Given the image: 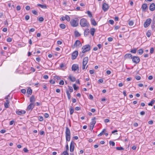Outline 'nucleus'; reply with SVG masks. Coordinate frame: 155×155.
Instances as JSON below:
<instances>
[{
	"mask_svg": "<svg viewBox=\"0 0 155 155\" xmlns=\"http://www.w3.org/2000/svg\"><path fill=\"white\" fill-rule=\"evenodd\" d=\"M80 24L82 27H88L90 25L88 22L87 20L84 18H82L80 20Z\"/></svg>",
	"mask_w": 155,
	"mask_h": 155,
	"instance_id": "1",
	"label": "nucleus"
},
{
	"mask_svg": "<svg viewBox=\"0 0 155 155\" xmlns=\"http://www.w3.org/2000/svg\"><path fill=\"white\" fill-rule=\"evenodd\" d=\"M65 134L66 141H70L71 139V132L70 130L67 127H66Z\"/></svg>",
	"mask_w": 155,
	"mask_h": 155,
	"instance_id": "2",
	"label": "nucleus"
},
{
	"mask_svg": "<svg viewBox=\"0 0 155 155\" xmlns=\"http://www.w3.org/2000/svg\"><path fill=\"white\" fill-rule=\"evenodd\" d=\"M79 20L77 18L72 19L70 21V24L73 27H76L78 25Z\"/></svg>",
	"mask_w": 155,
	"mask_h": 155,
	"instance_id": "3",
	"label": "nucleus"
},
{
	"mask_svg": "<svg viewBox=\"0 0 155 155\" xmlns=\"http://www.w3.org/2000/svg\"><path fill=\"white\" fill-rule=\"evenodd\" d=\"M82 53H84L89 51L91 49V46L89 45H87L83 46L82 48Z\"/></svg>",
	"mask_w": 155,
	"mask_h": 155,
	"instance_id": "4",
	"label": "nucleus"
},
{
	"mask_svg": "<svg viewBox=\"0 0 155 155\" xmlns=\"http://www.w3.org/2000/svg\"><path fill=\"white\" fill-rule=\"evenodd\" d=\"M132 62L134 63L137 64L140 61V58L138 56H133L132 58Z\"/></svg>",
	"mask_w": 155,
	"mask_h": 155,
	"instance_id": "5",
	"label": "nucleus"
},
{
	"mask_svg": "<svg viewBox=\"0 0 155 155\" xmlns=\"http://www.w3.org/2000/svg\"><path fill=\"white\" fill-rule=\"evenodd\" d=\"M88 61V57H85L84 58L83 61V65L82 68L83 70L85 69V66L87 64Z\"/></svg>",
	"mask_w": 155,
	"mask_h": 155,
	"instance_id": "6",
	"label": "nucleus"
},
{
	"mask_svg": "<svg viewBox=\"0 0 155 155\" xmlns=\"http://www.w3.org/2000/svg\"><path fill=\"white\" fill-rule=\"evenodd\" d=\"M152 21V20L150 18L147 19L144 22V26L145 28H146L149 26L150 24Z\"/></svg>",
	"mask_w": 155,
	"mask_h": 155,
	"instance_id": "7",
	"label": "nucleus"
},
{
	"mask_svg": "<svg viewBox=\"0 0 155 155\" xmlns=\"http://www.w3.org/2000/svg\"><path fill=\"white\" fill-rule=\"evenodd\" d=\"M82 45V44L80 41L79 40H77L74 43V45L73 46V48L75 47H81Z\"/></svg>",
	"mask_w": 155,
	"mask_h": 155,
	"instance_id": "8",
	"label": "nucleus"
},
{
	"mask_svg": "<svg viewBox=\"0 0 155 155\" xmlns=\"http://www.w3.org/2000/svg\"><path fill=\"white\" fill-rule=\"evenodd\" d=\"M71 69L72 71H78L79 70L78 65L77 64H73L71 68Z\"/></svg>",
	"mask_w": 155,
	"mask_h": 155,
	"instance_id": "9",
	"label": "nucleus"
},
{
	"mask_svg": "<svg viewBox=\"0 0 155 155\" xmlns=\"http://www.w3.org/2000/svg\"><path fill=\"white\" fill-rule=\"evenodd\" d=\"M78 55V52L77 51H75L73 52L71 54V58L74 60L75 59Z\"/></svg>",
	"mask_w": 155,
	"mask_h": 155,
	"instance_id": "10",
	"label": "nucleus"
},
{
	"mask_svg": "<svg viewBox=\"0 0 155 155\" xmlns=\"http://www.w3.org/2000/svg\"><path fill=\"white\" fill-rule=\"evenodd\" d=\"M74 142L73 141H71L70 144V150L71 152H73L74 150Z\"/></svg>",
	"mask_w": 155,
	"mask_h": 155,
	"instance_id": "11",
	"label": "nucleus"
},
{
	"mask_svg": "<svg viewBox=\"0 0 155 155\" xmlns=\"http://www.w3.org/2000/svg\"><path fill=\"white\" fill-rule=\"evenodd\" d=\"M34 103H31L28 106L27 109L28 110H32V109L34 108Z\"/></svg>",
	"mask_w": 155,
	"mask_h": 155,
	"instance_id": "12",
	"label": "nucleus"
},
{
	"mask_svg": "<svg viewBox=\"0 0 155 155\" xmlns=\"http://www.w3.org/2000/svg\"><path fill=\"white\" fill-rule=\"evenodd\" d=\"M149 9L151 11H153L155 9V5L154 3H152L150 5Z\"/></svg>",
	"mask_w": 155,
	"mask_h": 155,
	"instance_id": "13",
	"label": "nucleus"
},
{
	"mask_svg": "<svg viewBox=\"0 0 155 155\" xmlns=\"http://www.w3.org/2000/svg\"><path fill=\"white\" fill-rule=\"evenodd\" d=\"M133 56L130 54H127L124 56L125 59H132Z\"/></svg>",
	"mask_w": 155,
	"mask_h": 155,
	"instance_id": "14",
	"label": "nucleus"
},
{
	"mask_svg": "<svg viewBox=\"0 0 155 155\" xmlns=\"http://www.w3.org/2000/svg\"><path fill=\"white\" fill-rule=\"evenodd\" d=\"M95 117H94V118L92 119V121L90 124V125L92 126L93 128H94V126L96 123V121L95 120Z\"/></svg>",
	"mask_w": 155,
	"mask_h": 155,
	"instance_id": "15",
	"label": "nucleus"
},
{
	"mask_svg": "<svg viewBox=\"0 0 155 155\" xmlns=\"http://www.w3.org/2000/svg\"><path fill=\"white\" fill-rule=\"evenodd\" d=\"M26 113V111L25 110H21L20 111H17L16 113L18 115H21L22 114H24Z\"/></svg>",
	"mask_w": 155,
	"mask_h": 155,
	"instance_id": "16",
	"label": "nucleus"
},
{
	"mask_svg": "<svg viewBox=\"0 0 155 155\" xmlns=\"http://www.w3.org/2000/svg\"><path fill=\"white\" fill-rule=\"evenodd\" d=\"M90 32V30L88 28L86 29L84 31V35L85 36H87L88 35Z\"/></svg>",
	"mask_w": 155,
	"mask_h": 155,
	"instance_id": "17",
	"label": "nucleus"
},
{
	"mask_svg": "<svg viewBox=\"0 0 155 155\" xmlns=\"http://www.w3.org/2000/svg\"><path fill=\"white\" fill-rule=\"evenodd\" d=\"M68 78L72 82H74L76 80V78L71 75L68 77Z\"/></svg>",
	"mask_w": 155,
	"mask_h": 155,
	"instance_id": "18",
	"label": "nucleus"
},
{
	"mask_svg": "<svg viewBox=\"0 0 155 155\" xmlns=\"http://www.w3.org/2000/svg\"><path fill=\"white\" fill-rule=\"evenodd\" d=\"M147 8V4L146 3L143 4L142 5L141 8L143 11L145 12Z\"/></svg>",
	"mask_w": 155,
	"mask_h": 155,
	"instance_id": "19",
	"label": "nucleus"
},
{
	"mask_svg": "<svg viewBox=\"0 0 155 155\" xmlns=\"http://www.w3.org/2000/svg\"><path fill=\"white\" fill-rule=\"evenodd\" d=\"M35 96L34 95H32L30 98V102L31 103H34L35 101Z\"/></svg>",
	"mask_w": 155,
	"mask_h": 155,
	"instance_id": "20",
	"label": "nucleus"
},
{
	"mask_svg": "<svg viewBox=\"0 0 155 155\" xmlns=\"http://www.w3.org/2000/svg\"><path fill=\"white\" fill-rule=\"evenodd\" d=\"M95 31V29L94 28H92L90 29V33L91 35L93 36L94 35V33Z\"/></svg>",
	"mask_w": 155,
	"mask_h": 155,
	"instance_id": "21",
	"label": "nucleus"
},
{
	"mask_svg": "<svg viewBox=\"0 0 155 155\" xmlns=\"http://www.w3.org/2000/svg\"><path fill=\"white\" fill-rule=\"evenodd\" d=\"M91 24L94 26H96L97 25L96 22L94 19H91Z\"/></svg>",
	"mask_w": 155,
	"mask_h": 155,
	"instance_id": "22",
	"label": "nucleus"
},
{
	"mask_svg": "<svg viewBox=\"0 0 155 155\" xmlns=\"http://www.w3.org/2000/svg\"><path fill=\"white\" fill-rule=\"evenodd\" d=\"M32 90L30 87H29L28 88L27 92V94L29 95H31L32 94Z\"/></svg>",
	"mask_w": 155,
	"mask_h": 155,
	"instance_id": "23",
	"label": "nucleus"
},
{
	"mask_svg": "<svg viewBox=\"0 0 155 155\" xmlns=\"http://www.w3.org/2000/svg\"><path fill=\"white\" fill-rule=\"evenodd\" d=\"M38 6H40L42 8L46 9L47 8V6L46 5H42L40 4H38Z\"/></svg>",
	"mask_w": 155,
	"mask_h": 155,
	"instance_id": "24",
	"label": "nucleus"
},
{
	"mask_svg": "<svg viewBox=\"0 0 155 155\" xmlns=\"http://www.w3.org/2000/svg\"><path fill=\"white\" fill-rule=\"evenodd\" d=\"M107 5V4L105 3H104L102 5V9L105 12L107 11V8H106L105 6Z\"/></svg>",
	"mask_w": 155,
	"mask_h": 155,
	"instance_id": "25",
	"label": "nucleus"
},
{
	"mask_svg": "<svg viewBox=\"0 0 155 155\" xmlns=\"http://www.w3.org/2000/svg\"><path fill=\"white\" fill-rule=\"evenodd\" d=\"M151 34V30H149L146 33V35L148 37H150Z\"/></svg>",
	"mask_w": 155,
	"mask_h": 155,
	"instance_id": "26",
	"label": "nucleus"
},
{
	"mask_svg": "<svg viewBox=\"0 0 155 155\" xmlns=\"http://www.w3.org/2000/svg\"><path fill=\"white\" fill-rule=\"evenodd\" d=\"M66 92L68 96V98L69 100H70L71 97L70 94L69 93V91L68 90L66 91Z\"/></svg>",
	"mask_w": 155,
	"mask_h": 155,
	"instance_id": "27",
	"label": "nucleus"
},
{
	"mask_svg": "<svg viewBox=\"0 0 155 155\" xmlns=\"http://www.w3.org/2000/svg\"><path fill=\"white\" fill-rule=\"evenodd\" d=\"M105 130L106 129H103L100 133L98 135V136L100 137L102 136L105 132Z\"/></svg>",
	"mask_w": 155,
	"mask_h": 155,
	"instance_id": "28",
	"label": "nucleus"
},
{
	"mask_svg": "<svg viewBox=\"0 0 155 155\" xmlns=\"http://www.w3.org/2000/svg\"><path fill=\"white\" fill-rule=\"evenodd\" d=\"M154 102H155V101L154 100H152L150 103H148V105L149 106H152Z\"/></svg>",
	"mask_w": 155,
	"mask_h": 155,
	"instance_id": "29",
	"label": "nucleus"
},
{
	"mask_svg": "<svg viewBox=\"0 0 155 155\" xmlns=\"http://www.w3.org/2000/svg\"><path fill=\"white\" fill-rule=\"evenodd\" d=\"M128 25L130 26H132L133 25L134 22L132 20H130L128 21Z\"/></svg>",
	"mask_w": 155,
	"mask_h": 155,
	"instance_id": "30",
	"label": "nucleus"
},
{
	"mask_svg": "<svg viewBox=\"0 0 155 155\" xmlns=\"http://www.w3.org/2000/svg\"><path fill=\"white\" fill-rule=\"evenodd\" d=\"M75 35L76 37H79L81 35L77 31H75L74 32Z\"/></svg>",
	"mask_w": 155,
	"mask_h": 155,
	"instance_id": "31",
	"label": "nucleus"
},
{
	"mask_svg": "<svg viewBox=\"0 0 155 155\" xmlns=\"http://www.w3.org/2000/svg\"><path fill=\"white\" fill-rule=\"evenodd\" d=\"M138 53L139 54L141 55V54H142L143 53V51L142 49H139L138 51Z\"/></svg>",
	"mask_w": 155,
	"mask_h": 155,
	"instance_id": "32",
	"label": "nucleus"
},
{
	"mask_svg": "<svg viewBox=\"0 0 155 155\" xmlns=\"http://www.w3.org/2000/svg\"><path fill=\"white\" fill-rule=\"evenodd\" d=\"M74 110L73 108L71 106L70 109V114L72 115L74 113Z\"/></svg>",
	"mask_w": 155,
	"mask_h": 155,
	"instance_id": "33",
	"label": "nucleus"
},
{
	"mask_svg": "<svg viewBox=\"0 0 155 155\" xmlns=\"http://www.w3.org/2000/svg\"><path fill=\"white\" fill-rule=\"evenodd\" d=\"M137 49L136 48H134L133 49L131 50L130 51V52L133 53H136L137 51Z\"/></svg>",
	"mask_w": 155,
	"mask_h": 155,
	"instance_id": "34",
	"label": "nucleus"
},
{
	"mask_svg": "<svg viewBox=\"0 0 155 155\" xmlns=\"http://www.w3.org/2000/svg\"><path fill=\"white\" fill-rule=\"evenodd\" d=\"M60 27L62 29H64L65 28V25L64 24H61L60 25Z\"/></svg>",
	"mask_w": 155,
	"mask_h": 155,
	"instance_id": "35",
	"label": "nucleus"
},
{
	"mask_svg": "<svg viewBox=\"0 0 155 155\" xmlns=\"http://www.w3.org/2000/svg\"><path fill=\"white\" fill-rule=\"evenodd\" d=\"M65 19H66L68 21H70V17L68 15H66L65 16Z\"/></svg>",
	"mask_w": 155,
	"mask_h": 155,
	"instance_id": "36",
	"label": "nucleus"
},
{
	"mask_svg": "<svg viewBox=\"0 0 155 155\" xmlns=\"http://www.w3.org/2000/svg\"><path fill=\"white\" fill-rule=\"evenodd\" d=\"M87 13L90 17L91 18L92 17V14L90 11H87Z\"/></svg>",
	"mask_w": 155,
	"mask_h": 155,
	"instance_id": "37",
	"label": "nucleus"
},
{
	"mask_svg": "<svg viewBox=\"0 0 155 155\" xmlns=\"http://www.w3.org/2000/svg\"><path fill=\"white\" fill-rule=\"evenodd\" d=\"M109 143L110 145H111L113 147L115 145V143L112 141H110L109 142Z\"/></svg>",
	"mask_w": 155,
	"mask_h": 155,
	"instance_id": "38",
	"label": "nucleus"
},
{
	"mask_svg": "<svg viewBox=\"0 0 155 155\" xmlns=\"http://www.w3.org/2000/svg\"><path fill=\"white\" fill-rule=\"evenodd\" d=\"M38 120L40 121H42L43 120V117L41 116H39L38 117Z\"/></svg>",
	"mask_w": 155,
	"mask_h": 155,
	"instance_id": "39",
	"label": "nucleus"
},
{
	"mask_svg": "<svg viewBox=\"0 0 155 155\" xmlns=\"http://www.w3.org/2000/svg\"><path fill=\"white\" fill-rule=\"evenodd\" d=\"M68 87L69 89V91L71 93L73 91V89L72 87H71L69 86H68Z\"/></svg>",
	"mask_w": 155,
	"mask_h": 155,
	"instance_id": "40",
	"label": "nucleus"
},
{
	"mask_svg": "<svg viewBox=\"0 0 155 155\" xmlns=\"http://www.w3.org/2000/svg\"><path fill=\"white\" fill-rule=\"evenodd\" d=\"M62 154V155H69L67 151H64Z\"/></svg>",
	"mask_w": 155,
	"mask_h": 155,
	"instance_id": "41",
	"label": "nucleus"
},
{
	"mask_svg": "<svg viewBox=\"0 0 155 155\" xmlns=\"http://www.w3.org/2000/svg\"><path fill=\"white\" fill-rule=\"evenodd\" d=\"M73 87L74 89L75 90H77L78 88V87H77V86L75 84H74L73 85Z\"/></svg>",
	"mask_w": 155,
	"mask_h": 155,
	"instance_id": "42",
	"label": "nucleus"
},
{
	"mask_svg": "<svg viewBox=\"0 0 155 155\" xmlns=\"http://www.w3.org/2000/svg\"><path fill=\"white\" fill-rule=\"evenodd\" d=\"M116 149L118 150H123L124 149L122 147H116Z\"/></svg>",
	"mask_w": 155,
	"mask_h": 155,
	"instance_id": "43",
	"label": "nucleus"
},
{
	"mask_svg": "<svg viewBox=\"0 0 155 155\" xmlns=\"http://www.w3.org/2000/svg\"><path fill=\"white\" fill-rule=\"evenodd\" d=\"M38 21L41 22H42L44 21V18L42 17H40L38 19Z\"/></svg>",
	"mask_w": 155,
	"mask_h": 155,
	"instance_id": "44",
	"label": "nucleus"
},
{
	"mask_svg": "<svg viewBox=\"0 0 155 155\" xmlns=\"http://www.w3.org/2000/svg\"><path fill=\"white\" fill-rule=\"evenodd\" d=\"M108 22L111 25H113L114 24V21L112 20H110Z\"/></svg>",
	"mask_w": 155,
	"mask_h": 155,
	"instance_id": "45",
	"label": "nucleus"
},
{
	"mask_svg": "<svg viewBox=\"0 0 155 155\" xmlns=\"http://www.w3.org/2000/svg\"><path fill=\"white\" fill-rule=\"evenodd\" d=\"M30 18V16L29 15H26L25 17V19L26 20H28Z\"/></svg>",
	"mask_w": 155,
	"mask_h": 155,
	"instance_id": "46",
	"label": "nucleus"
},
{
	"mask_svg": "<svg viewBox=\"0 0 155 155\" xmlns=\"http://www.w3.org/2000/svg\"><path fill=\"white\" fill-rule=\"evenodd\" d=\"M4 104L5 107L6 108H8L9 105V104H7L6 103H5Z\"/></svg>",
	"mask_w": 155,
	"mask_h": 155,
	"instance_id": "47",
	"label": "nucleus"
},
{
	"mask_svg": "<svg viewBox=\"0 0 155 155\" xmlns=\"http://www.w3.org/2000/svg\"><path fill=\"white\" fill-rule=\"evenodd\" d=\"M32 13L34 15H37L38 12H37L35 11V10H32Z\"/></svg>",
	"mask_w": 155,
	"mask_h": 155,
	"instance_id": "48",
	"label": "nucleus"
},
{
	"mask_svg": "<svg viewBox=\"0 0 155 155\" xmlns=\"http://www.w3.org/2000/svg\"><path fill=\"white\" fill-rule=\"evenodd\" d=\"M154 51V49L153 48H151L150 50V54H152Z\"/></svg>",
	"mask_w": 155,
	"mask_h": 155,
	"instance_id": "49",
	"label": "nucleus"
},
{
	"mask_svg": "<svg viewBox=\"0 0 155 155\" xmlns=\"http://www.w3.org/2000/svg\"><path fill=\"white\" fill-rule=\"evenodd\" d=\"M21 92L23 94H25L26 92V90L25 89H22L21 90Z\"/></svg>",
	"mask_w": 155,
	"mask_h": 155,
	"instance_id": "50",
	"label": "nucleus"
},
{
	"mask_svg": "<svg viewBox=\"0 0 155 155\" xmlns=\"http://www.w3.org/2000/svg\"><path fill=\"white\" fill-rule=\"evenodd\" d=\"M54 78L55 79H57L58 80H60L61 79V78L60 77H59L58 76H54Z\"/></svg>",
	"mask_w": 155,
	"mask_h": 155,
	"instance_id": "51",
	"label": "nucleus"
},
{
	"mask_svg": "<svg viewBox=\"0 0 155 155\" xmlns=\"http://www.w3.org/2000/svg\"><path fill=\"white\" fill-rule=\"evenodd\" d=\"M64 81L63 80H61L60 82H59V84H60V85H63L64 84Z\"/></svg>",
	"mask_w": 155,
	"mask_h": 155,
	"instance_id": "52",
	"label": "nucleus"
},
{
	"mask_svg": "<svg viewBox=\"0 0 155 155\" xmlns=\"http://www.w3.org/2000/svg\"><path fill=\"white\" fill-rule=\"evenodd\" d=\"M7 42H10L12 41V39L11 38H8L7 39Z\"/></svg>",
	"mask_w": 155,
	"mask_h": 155,
	"instance_id": "53",
	"label": "nucleus"
},
{
	"mask_svg": "<svg viewBox=\"0 0 155 155\" xmlns=\"http://www.w3.org/2000/svg\"><path fill=\"white\" fill-rule=\"evenodd\" d=\"M135 78L137 80H140V77L139 76H136L135 77Z\"/></svg>",
	"mask_w": 155,
	"mask_h": 155,
	"instance_id": "54",
	"label": "nucleus"
},
{
	"mask_svg": "<svg viewBox=\"0 0 155 155\" xmlns=\"http://www.w3.org/2000/svg\"><path fill=\"white\" fill-rule=\"evenodd\" d=\"M25 9L27 10H29L30 9V7L29 6H27L25 7Z\"/></svg>",
	"mask_w": 155,
	"mask_h": 155,
	"instance_id": "55",
	"label": "nucleus"
},
{
	"mask_svg": "<svg viewBox=\"0 0 155 155\" xmlns=\"http://www.w3.org/2000/svg\"><path fill=\"white\" fill-rule=\"evenodd\" d=\"M44 117L46 118H47L48 117H49V115L47 113H45L44 114Z\"/></svg>",
	"mask_w": 155,
	"mask_h": 155,
	"instance_id": "56",
	"label": "nucleus"
},
{
	"mask_svg": "<svg viewBox=\"0 0 155 155\" xmlns=\"http://www.w3.org/2000/svg\"><path fill=\"white\" fill-rule=\"evenodd\" d=\"M109 41H111L113 40V38L111 37L108 38L107 39Z\"/></svg>",
	"mask_w": 155,
	"mask_h": 155,
	"instance_id": "57",
	"label": "nucleus"
},
{
	"mask_svg": "<svg viewBox=\"0 0 155 155\" xmlns=\"http://www.w3.org/2000/svg\"><path fill=\"white\" fill-rule=\"evenodd\" d=\"M17 10L18 11L20 10L21 9V7L20 5H18L16 7Z\"/></svg>",
	"mask_w": 155,
	"mask_h": 155,
	"instance_id": "58",
	"label": "nucleus"
},
{
	"mask_svg": "<svg viewBox=\"0 0 155 155\" xmlns=\"http://www.w3.org/2000/svg\"><path fill=\"white\" fill-rule=\"evenodd\" d=\"M50 82L51 84H54L55 83V81L53 80H51L50 81Z\"/></svg>",
	"mask_w": 155,
	"mask_h": 155,
	"instance_id": "59",
	"label": "nucleus"
},
{
	"mask_svg": "<svg viewBox=\"0 0 155 155\" xmlns=\"http://www.w3.org/2000/svg\"><path fill=\"white\" fill-rule=\"evenodd\" d=\"M14 122H15V121H14V120H11L9 124L10 125H12L14 124Z\"/></svg>",
	"mask_w": 155,
	"mask_h": 155,
	"instance_id": "60",
	"label": "nucleus"
},
{
	"mask_svg": "<svg viewBox=\"0 0 155 155\" xmlns=\"http://www.w3.org/2000/svg\"><path fill=\"white\" fill-rule=\"evenodd\" d=\"M120 28V27L118 26H115L114 29L115 30H116Z\"/></svg>",
	"mask_w": 155,
	"mask_h": 155,
	"instance_id": "61",
	"label": "nucleus"
},
{
	"mask_svg": "<svg viewBox=\"0 0 155 155\" xmlns=\"http://www.w3.org/2000/svg\"><path fill=\"white\" fill-rule=\"evenodd\" d=\"M23 151L25 153H27L28 152V150L27 149V148H24L23 149Z\"/></svg>",
	"mask_w": 155,
	"mask_h": 155,
	"instance_id": "62",
	"label": "nucleus"
},
{
	"mask_svg": "<svg viewBox=\"0 0 155 155\" xmlns=\"http://www.w3.org/2000/svg\"><path fill=\"white\" fill-rule=\"evenodd\" d=\"M43 78L44 79H47L48 78V77L47 75H45L43 76Z\"/></svg>",
	"mask_w": 155,
	"mask_h": 155,
	"instance_id": "63",
	"label": "nucleus"
},
{
	"mask_svg": "<svg viewBox=\"0 0 155 155\" xmlns=\"http://www.w3.org/2000/svg\"><path fill=\"white\" fill-rule=\"evenodd\" d=\"M90 73L91 74H92L94 73V71L93 70H91L89 71Z\"/></svg>",
	"mask_w": 155,
	"mask_h": 155,
	"instance_id": "64",
	"label": "nucleus"
}]
</instances>
